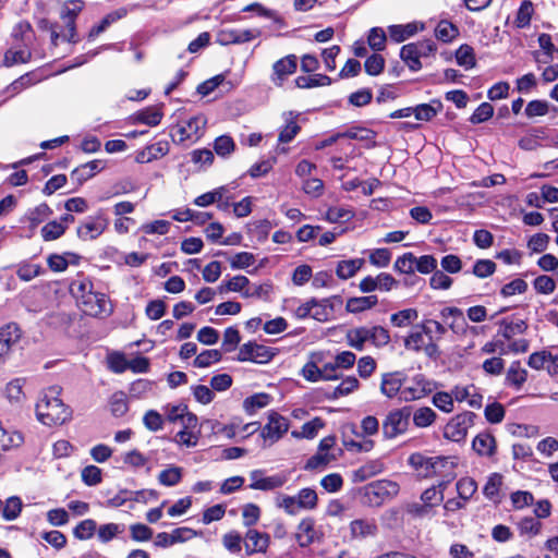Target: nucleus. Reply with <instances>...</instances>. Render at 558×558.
<instances>
[{
	"mask_svg": "<svg viewBox=\"0 0 558 558\" xmlns=\"http://www.w3.org/2000/svg\"><path fill=\"white\" fill-rule=\"evenodd\" d=\"M60 388L50 387L36 404L37 418L47 426L61 425L71 415L68 407L58 398Z\"/></svg>",
	"mask_w": 558,
	"mask_h": 558,
	"instance_id": "1",
	"label": "nucleus"
},
{
	"mask_svg": "<svg viewBox=\"0 0 558 558\" xmlns=\"http://www.w3.org/2000/svg\"><path fill=\"white\" fill-rule=\"evenodd\" d=\"M348 344L362 351L366 342H372L375 347H385L390 341L389 331L381 326L357 327L347 332Z\"/></svg>",
	"mask_w": 558,
	"mask_h": 558,
	"instance_id": "2",
	"label": "nucleus"
},
{
	"mask_svg": "<svg viewBox=\"0 0 558 558\" xmlns=\"http://www.w3.org/2000/svg\"><path fill=\"white\" fill-rule=\"evenodd\" d=\"M83 8L84 2L82 0H69L62 5L60 16L64 22V27L61 32H59L57 27L51 29V41L54 45H57V40L59 38L68 41H75V20Z\"/></svg>",
	"mask_w": 558,
	"mask_h": 558,
	"instance_id": "3",
	"label": "nucleus"
},
{
	"mask_svg": "<svg viewBox=\"0 0 558 558\" xmlns=\"http://www.w3.org/2000/svg\"><path fill=\"white\" fill-rule=\"evenodd\" d=\"M412 408L409 405L391 410L381 424L383 435L386 439H393L404 434L410 426Z\"/></svg>",
	"mask_w": 558,
	"mask_h": 558,
	"instance_id": "4",
	"label": "nucleus"
},
{
	"mask_svg": "<svg viewBox=\"0 0 558 558\" xmlns=\"http://www.w3.org/2000/svg\"><path fill=\"white\" fill-rule=\"evenodd\" d=\"M399 489L398 483L389 480H379L365 486L364 496L369 506L379 507L396 497Z\"/></svg>",
	"mask_w": 558,
	"mask_h": 558,
	"instance_id": "5",
	"label": "nucleus"
},
{
	"mask_svg": "<svg viewBox=\"0 0 558 558\" xmlns=\"http://www.w3.org/2000/svg\"><path fill=\"white\" fill-rule=\"evenodd\" d=\"M476 414L464 412L451 418L444 429L445 438L459 442L465 439L468 429L474 424Z\"/></svg>",
	"mask_w": 558,
	"mask_h": 558,
	"instance_id": "6",
	"label": "nucleus"
},
{
	"mask_svg": "<svg viewBox=\"0 0 558 558\" xmlns=\"http://www.w3.org/2000/svg\"><path fill=\"white\" fill-rule=\"evenodd\" d=\"M411 385L404 386L401 390L402 401H413L424 398L425 396L433 392L436 388V384L427 379L423 374L415 375Z\"/></svg>",
	"mask_w": 558,
	"mask_h": 558,
	"instance_id": "7",
	"label": "nucleus"
},
{
	"mask_svg": "<svg viewBox=\"0 0 558 558\" xmlns=\"http://www.w3.org/2000/svg\"><path fill=\"white\" fill-rule=\"evenodd\" d=\"M289 429V420L279 413L271 411L268 414V422L263 427L260 436L265 442L274 444L278 441Z\"/></svg>",
	"mask_w": 558,
	"mask_h": 558,
	"instance_id": "8",
	"label": "nucleus"
},
{
	"mask_svg": "<svg viewBox=\"0 0 558 558\" xmlns=\"http://www.w3.org/2000/svg\"><path fill=\"white\" fill-rule=\"evenodd\" d=\"M108 219L102 210L95 216H89L77 228V236L84 241L97 239L108 227Z\"/></svg>",
	"mask_w": 558,
	"mask_h": 558,
	"instance_id": "9",
	"label": "nucleus"
},
{
	"mask_svg": "<svg viewBox=\"0 0 558 558\" xmlns=\"http://www.w3.org/2000/svg\"><path fill=\"white\" fill-rule=\"evenodd\" d=\"M260 36V31L254 29H220L216 34V43L221 46L241 45Z\"/></svg>",
	"mask_w": 558,
	"mask_h": 558,
	"instance_id": "10",
	"label": "nucleus"
},
{
	"mask_svg": "<svg viewBox=\"0 0 558 558\" xmlns=\"http://www.w3.org/2000/svg\"><path fill=\"white\" fill-rule=\"evenodd\" d=\"M310 304H312V318L324 323L332 318L336 307L342 305V299L339 295L322 300L312 298Z\"/></svg>",
	"mask_w": 558,
	"mask_h": 558,
	"instance_id": "11",
	"label": "nucleus"
},
{
	"mask_svg": "<svg viewBox=\"0 0 558 558\" xmlns=\"http://www.w3.org/2000/svg\"><path fill=\"white\" fill-rule=\"evenodd\" d=\"M21 338L17 324L9 323L0 328V366L4 365L10 356L12 347Z\"/></svg>",
	"mask_w": 558,
	"mask_h": 558,
	"instance_id": "12",
	"label": "nucleus"
},
{
	"mask_svg": "<svg viewBox=\"0 0 558 558\" xmlns=\"http://www.w3.org/2000/svg\"><path fill=\"white\" fill-rule=\"evenodd\" d=\"M83 306V311L85 314L90 316H98L101 314L109 315L111 313V307H108V300L105 293L100 292H92L84 296V300L81 301Z\"/></svg>",
	"mask_w": 558,
	"mask_h": 558,
	"instance_id": "13",
	"label": "nucleus"
},
{
	"mask_svg": "<svg viewBox=\"0 0 558 558\" xmlns=\"http://www.w3.org/2000/svg\"><path fill=\"white\" fill-rule=\"evenodd\" d=\"M298 58L289 54L276 61L272 65L271 81L277 86H282L287 77L296 71Z\"/></svg>",
	"mask_w": 558,
	"mask_h": 558,
	"instance_id": "14",
	"label": "nucleus"
},
{
	"mask_svg": "<svg viewBox=\"0 0 558 558\" xmlns=\"http://www.w3.org/2000/svg\"><path fill=\"white\" fill-rule=\"evenodd\" d=\"M269 546V535L255 529H248L244 536V547L247 556L265 553Z\"/></svg>",
	"mask_w": 558,
	"mask_h": 558,
	"instance_id": "15",
	"label": "nucleus"
},
{
	"mask_svg": "<svg viewBox=\"0 0 558 558\" xmlns=\"http://www.w3.org/2000/svg\"><path fill=\"white\" fill-rule=\"evenodd\" d=\"M263 471L254 470L250 473L253 483L250 485L252 489L272 490L284 485L287 477L284 475L276 474L268 477H263Z\"/></svg>",
	"mask_w": 558,
	"mask_h": 558,
	"instance_id": "16",
	"label": "nucleus"
},
{
	"mask_svg": "<svg viewBox=\"0 0 558 558\" xmlns=\"http://www.w3.org/2000/svg\"><path fill=\"white\" fill-rule=\"evenodd\" d=\"M405 375L402 372L384 374L380 385V390L383 395H385L388 398H393L398 393L401 395Z\"/></svg>",
	"mask_w": 558,
	"mask_h": 558,
	"instance_id": "17",
	"label": "nucleus"
},
{
	"mask_svg": "<svg viewBox=\"0 0 558 558\" xmlns=\"http://www.w3.org/2000/svg\"><path fill=\"white\" fill-rule=\"evenodd\" d=\"M350 533L355 539L375 537L378 533V526L374 519H356L350 523Z\"/></svg>",
	"mask_w": 558,
	"mask_h": 558,
	"instance_id": "18",
	"label": "nucleus"
},
{
	"mask_svg": "<svg viewBox=\"0 0 558 558\" xmlns=\"http://www.w3.org/2000/svg\"><path fill=\"white\" fill-rule=\"evenodd\" d=\"M104 169V163L101 160L95 159L83 163L76 167L71 172V179L75 181L78 185H82L84 182L93 178L96 173L100 172Z\"/></svg>",
	"mask_w": 558,
	"mask_h": 558,
	"instance_id": "19",
	"label": "nucleus"
},
{
	"mask_svg": "<svg viewBox=\"0 0 558 558\" xmlns=\"http://www.w3.org/2000/svg\"><path fill=\"white\" fill-rule=\"evenodd\" d=\"M500 335L504 339L510 340L517 335H522L527 330V324L523 319L510 320L504 318L498 322Z\"/></svg>",
	"mask_w": 558,
	"mask_h": 558,
	"instance_id": "20",
	"label": "nucleus"
},
{
	"mask_svg": "<svg viewBox=\"0 0 558 558\" xmlns=\"http://www.w3.org/2000/svg\"><path fill=\"white\" fill-rule=\"evenodd\" d=\"M314 526L315 522L311 518L303 519L299 523L295 538L301 547H306L314 542L316 537V531Z\"/></svg>",
	"mask_w": 558,
	"mask_h": 558,
	"instance_id": "21",
	"label": "nucleus"
},
{
	"mask_svg": "<svg viewBox=\"0 0 558 558\" xmlns=\"http://www.w3.org/2000/svg\"><path fill=\"white\" fill-rule=\"evenodd\" d=\"M433 468H432V477L433 476H442L448 473H456L454 470L458 465L456 457H432Z\"/></svg>",
	"mask_w": 558,
	"mask_h": 558,
	"instance_id": "22",
	"label": "nucleus"
},
{
	"mask_svg": "<svg viewBox=\"0 0 558 558\" xmlns=\"http://www.w3.org/2000/svg\"><path fill=\"white\" fill-rule=\"evenodd\" d=\"M472 447L480 456L492 457L496 450V441L490 434L481 433L473 439Z\"/></svg>",
	"mask_w": 558,
	"mask_h": 558,
	"instance_id": "23",
	"label": "nucleus"
},
{
	"mask_svg": "<svg viewBox=\"0 0 558 558\" xmlns=\"http://www.w3.org/2000/svg\"><path fill=\"white\" fill-rule=\"evenodd\" d=\"M408 462L415 471H417L420 476L425 478L432 477V457L415 452L409 457Z\"/></svg>",
	"mask_w": 558,
	"mask_h": 558,
	"instance_id": "24",
	"label": "nucleus"
},
{
	"mask_svg": "<svg viewBox=\"0 0 558 558\" xmlns=\"http://www.w3.org/2000/svg\"><path fill=\"white\" fill-rule=\"evenodd\" d=\"M169 153V143L166 141H160L153 145L146 147L145 150L138 154L137 161L138 162H150L151 160L163 157Z\"/></svg>",
	"mask_w": 558,
	"mask_h": 558,
	"instance_id": "25",
	"label": "nucleus"
},
{
	"mask_svg": "<svg viewBox=\"0 0 558 558\" xmlns=\"http://www.w3.org/2000/svg\"><path fill=\"white\" fill-rule=\"evenodd\" d=\"M32 52L28 47L16 45L9 49L4 54V64L12 66L17 63H26L31 60Z\"/></svg>",
	"mask_w": 558,
	"mask_h": 558,
	"instance_id": "26",
	"label": "nucleus"
},
{
	"mask_svg": "<svg viewBox=\"0 0 558 558\" xmlns=\"http://www.w3.org/2000/svg\"><path fill=\"white\" fill-rule=\"evenodd\" d=\"M16 276L20 280L28 282L45 272L39 264L23 260L16 265Z\"/></svg>",
	"mask_w": 558,
	"mask_h": 558,
	"instance_id": "27",
	"label": "nucleus"
},
{
	"mask_svg": "<svg viewBox=\"0 0 558 558\" xmlns=\"http://www.w3.org/2000/svg\"><path fill=\"white\" fill-rule=\"evenodd\" d=\"M12 37L16 41V45L28 47L34 37V32L31 23L26 21L19 22L13 27Z\"/></svg>",
	"mask_w": 558,
	"mask_h": 558,
	"instance_id": "28",
	"label": "nucleus"
},
{
	"mask_svg": "<svg viewBox=\"0 0 558 558\" xmlns=\"http://www.w3.org/2000/svg\"><path fill=\"white\" fill-rule=\"evenodd\" d=\"M442 104L440 100H432L429 104H421L413 108L415 118L420 121L432 120L440 110Z\"/></svg>",
	"mask_w": 558,
	"mask_h": 558,
	"instance_id": "29",
	"label": "nucleus"
},
{
	"mask_svg": "<svg viewBox=\"0 0 558 558\" xmlns=\"http://www.w3.org/2000/svg\"><path fill=\"white\" fill-rule=\"evenodd\" d=\"M162 116L163 113L159 107H148L136 112L135 121L149 126H156L160 123Z\"/></svg>",
	"mask_w": 558,
	"mask_h": 558,
	"instance_id": "30",
	"label": "nucleus"
},
{
	"mask_svg": "<svg viewBox=\"0 0 558 558\" xmlns=\"http://www.w3.org/2000/svg\"><path fill=\"white\" fill-rule=\"evenodd\" d=\"M336 459H337V457L335 453L322 452V451L317 450V452L306 461L304 469L307 471H314V470L322 471L330 462L335 461Z\"/></svg>",
	"mask_w": 558,
	"mask_h": 558,
	"instance_id": "31",
	"label": "nucleus"
},
{
	"mask_svg": "<svg viewBox=\"0 0 558 558\" xmlns=\"http://www.w3.org/2000/svg\"><path fill=\"white\" fill-rule=\"evenodd\" d=\"M109 409L114 417H121L129 411L128 397L123 391H116L109 399Z\"/></svg>",
	"mask_w": 558,
	"mask_h": 558,
	"instance_id": "32",
	"label": "nucleus"
},
{
	"mask_svg": "<svg viewBox=\"0 0 558 558\" xmlns=\"http://www.w3.org/2000/svg\"><path fill=\"white\" fill-rule=\"evenodd\" d=\"M459 35V28L451 22L447 20H441L436 28L435 36L438 40L442 43H450Z\"/></svg>",
	"mask_w": 558,
	"mask_h": 558,
	"instance_id": "33",
	"label": "nucleus"
},
{
	"mask_svg": "<svg viewBox=\"0 0 558 558\" xmlns=\"http://www.w3.org/2000/svg\"><path fill=\"white\" fill-rule=\"evenodd\" d=\"M526 377V369L521 367V363L519 361H514L508 368L506 380L509 385L520 388L525 383Z\"/></svg>",
	"mask_w": 558,
	"mask_h": 558,
	"instance_id": "34",
	"label": "nucleus"
},
{
	"mask_svg": "<svg viewBox=\"0 0 558 558\" xmlns=\"http://www.w3.org/2000/svg\"><path fill=\"white\" fill-rule=\"evenodd\" d=\"M400 58L408 64L410 70L418 71L422 68L420 57L417 54V47L413 43L404 45L400 50Z\"/></svg>",
	"mask_w": 558,
	"mask_h": 558,
	"instance_id": "35",
	"label": "nucleus"
},
{
	"mask_svg": "<svg viewBox=\"0 0 558 558\" xmlns=\"http://www.w3.org/2000/svg\"><path fill=\"white\" fill-rule=\"evenodd\" d=\"M391 40L402 43L417 32V27L413 23L407 25H390L388 27Z\"/></svg>",
	"mask_w": 558,
	"mask_h": 558,
	"instance_id": "36",
	"label": "nucleus"
},
{
	"mask_svg": "<svg viewBox=\"0 0 558 558\" xmlns=\"http://www.w3.org/2000/svg\"><path fill=\"white\" fill-rule=\"evenodd\" d=\"M295 84L300 88H313L317 86H328L331 84V78L325 74H314L310 76H299Z\"/></svg>",
	"mask_w": 558,
	"mask_h": 558,
	"instance_id": "37",
	"label": "nucleus"
},
{
	"mask_svg": "<svg viewBox=\"0 0 558 558\" xmlns=\"http://www.w3.org/2000/svg\"><path fill=\"white\" fill-rule=\"evenodd\" d=\"M411 416H413V423L416 427L424 428L435 422L437 414L433 409L423 407L417 409L414 413L412 412Z\"/></svg>",
	"mask_w": 558,
	"mask_h": 558,
	"instance_id": "38",
	"label": "nucleus"
},
{
	"mask_svg": "<svg viewBox=\"0 0 558 558\" xmlns=\"http://www.w3.org/2000/svg\"><path fill=\"white\" fill-rule=\"evenodd\" d=\"M363 263L364 260L360 258L341 260L338 263L336 269L337 276L341 279H349L356 274V271L362 267Z\"/></svg>",
	"mask_w": 558,
	"mask_h": 558,
	"instance_id": "39",
	"label": "nucleus"
},
{
	"mask_svg": "<svg viewBox=\"0 0 558 558\" xmlns=\"http://www.w3.org/2000/svg\"><path fill=\"white\" fill-rule=\"evenodd\" d=\"M324 427V422L319 417H315L310 422H306L302 425L301 430H293L292 436L295 438H314L318 430Z\"/></svg>",
	"mask_w": 558,
	"mask_h": 558,
	"instance_id": "40",
	"label": "nucleus"
},
{
	"mask_svg": "<svg viewBox=\"0 0 558 558\" xmlns=\"http://www.w3.org/2000/svg\"><path fill=\"white\" fill-rule=\"evenodd\" d=\"M295 497L300 510H313L317 507L318 497L312 488H302Z\"/></svg>",
	"mask_w": 558,
	"mask_h": 558,
	"instance_id": "41",
	"label": "nucleus"
},
{
	"mask_svg": "<svg viewBox=\"0 0 558 558\" xmlns=\"http://www.w3.org/2000/svg\"><path fill=\"white\" fill-rule=\"evenodd\" d=\"M182 480V469L179 466L171 465L162 470L158 475V481L163 486H174Z\"/></svg>",
	"mask_w": 558,
	"mask_h": 558,
	"instance_id": "42",
	"label": "nucleus"
},
{
	"mask_svg": "<svg viewBox=\"0 0 558 558\" xmlns=\"http://www.w3.org/2000/svg\"><path fill=\"white\" fill-rule=\"evenodd\" d=\"M97 530V523L93 519H85L81 521L74 529L73 535L81 541L89 539L94 536Z\"/></svg>",
	"mask_w": 558,
	"mask_h": 558,
	"instance_id": "43",
	"label": "nucleus"
},
{
	"mask_svg": "<svg viewBox=\"0 0 558 558\" xmlns=\"http://www.w3.org/2000/svg\"><path fill=\"white\" fill-rule=\"evenodd\" d=\"M222 359V354L219 350L210 349L201 352L194 360V366L198 368H205L214 363L219 362Z\"/></svg>",
	"mask_w": 558,
	"mask_h": 558,
	"instance_id": "44",
	"label": "nucleus"
},
{
	"mask_svg": "<svg viewBox=\"0 0 558 558\" xmlns=\"http://www.w3.org/2000/svg\"><path fill=\"white\" fill-rule=\"evenodd\" d=\"M125 530L124 524L107 523L98 527V538L101 543H108Z\"/></svg>",
	"mask_w": 558,
	"mask_h": 558,
	"instance_id": "45",
	"label": "nucleus"
},
{
	"mask_svg": "<svg viewBox=\"0 0 558 558\" xmlns=\"http://www.w3.org/2000/svg\"><path fill=\"white\" fill-rule=\"evenodd\" d=\"M359 387V380L354 376H348L332 390L330 399H338L348 396Z\"/></svg>",
	"mask_w": 558,
	"mask_h": 558,
	"instance_id": "46",
	"label": "nucleus"
},
{
	"mask_svg": "<svg viewBox=\"0 0 558 558\" xmlns=\"http://www.w3.org/2000/svg\"><path fill=\"white\" fill-rule=\"evenodd\" d=\"M125 12H112L106 15L98 25H95L90 28L88 33V39L93 40L101 33H104L113 22L120 20L124 16Z\"/></svg>",
	"mask_w": 558,
	"mask_h": 558,
	"instance_id": "47",
	"label": "nucleus"
},
{
	"mask_svg": "<svg viewBox=\"0 0 558 558\" xmlns=\"http://www.w3.org/2000/svg\"><path fill=\"white\" fill-rule=\"evenodd\" d=\"M415 263L416 257L414 254L408 252L397 258L393 268L401 274L413 275L415 271Z\"/></svg>",
	"mask_w": 558,
	"mask_h": 558,
	"instance_id": "48",
	"label": "nucleus"
},
{
	"mask_svg": "<svg viewBox=\"0 0 558 558\" xmlns=\"http://www.w3.org/2000/svg\"><path fill=\"white\" fill-rule=\"evenodd\" d=\"M502 484V476L499 473H493L483 487V494L486 498L496 501L499 495V488Z\"/></svg>",
	"mask_w": 558,
	"mask_h": 558,
	"instance_id": "49",
	"label": "nucleus"
},
{
	"mask_svg": "<svg viewBox=\"0 0 558 558\" xmlns=\"http://www.w3.org/2000/svg\"><path fill=\"white\" fill-rule=\"evenodd\" d=\"M456 60L460 66L466 70L472 69L475 65L474 50L469 45H461L456 51Z\"/></svg>",
	"mask_w": 558,
	"mask_h": 558,
	"instance_id": "50",
	"label": "nucleus"
},
{
	"mask_svg": "<svg viewBox=\"0 0 558 558\" xmlns=\"http://www.w3.org/2000/svg\"><path fill=\"white\" fill-rule=\"evenodd\" d=\"M270 396L267 393H256L246 398L243 402L244 409L248 413H254L255 411L265 408L270 402Z\"/></svg>",
	"mask_w": 558,
	"mask_h": 558,
	"instance_id": "51",
	"label": "nucleus"
},
{
	"mask_svg": "<svg viewBox=\"0 0 558 558\" xmlns=\"http://www.w3.org/2000/svg\"><path fill=\"white\" fill-rule=\"evenodd\" d=\"M250 284V280L242 275L232 277L230 280L223 282L219 290L220 292H244L246 287Z\"/></svg>",
	"mask_w": 558,
	"mask_h": 558,
	"instance_id": "52",
	"label": "nucleus"
},
{
	"mask_svg": "<svg viewBox=\"0 0 558 558\" xmlns=\"http://www.w3.org/2000/svg\"><path fill=\"white\" fill-rule=\"evenodd\" d=\"M66 227L59 221H50L41 228V236L45 241H53L59 239L64 232Z\"/></svg>",
	"mask_w": 558,
	"mask_h": 558,
	"instance_id": "53",
	"label": "nucleus"
},
{
	"mask_svg": "<svg viewBox=\"0 0 558 558\" xmlns=\"http://www.w3.org/2000/svg\"><path fill=\"white\" fill-rule=\"evenodd\" d=\"M70 291L81 302L84 296L93 292V283L86 278L77 279L71 283Z\"/></svg>",
	"mask_w": 558,
	"mask_h": 558,
	"instance_id": "54",
	"label": "nucleus"
},
{
	"mask_svg": "<svg viewBox=\"0 0 558 558\" xmlns=\"http://www.w3.org/2000/svg\"><path fill=\"white\" fill-rule=\"evenodd\" d=\"M243 12H255L259 16L274 20L275 23L282 24L283 20L277 14L276 11L265 8L258 2H253L243 8Z\"/></svg>",
	"mask_w": 558,
	"mask_h": 558,
	"instance_id": "55",
	"label": "nucleus"
},
{
	"mask_svg": "<svg viewBox=\"0 0 558 558\" xmlns=\"http://www.w3.org/2000/svg\"><path fill=\"white\" fill-rule=\"evenodd\" d=\"M477 490L476 482L471 477H463L457 482V492L461 499L469 500Z\"/></svg>",
	"mask_w": 558,
	"mask_h": 558,
	"instance_id": "56",
	"label": "nucleus"
},
{
	"mask_svg": "<svg viewBox=\"0 0 558 558\" xmlns=\"http://www.w3.org/2000/svg\"><path fill=\"white\" fill-rule=\"evenodd\" d=\"M387 40L386 33L381 27L371 28L367 37V43L374 51H381L385 49Z\"/></svg>",
	"mask_w": 558,
	"mask_h": 558,
	"instance_id": "57",
	"label": "nucleus"
},
{
	"mask_svg": "<svg viewBox=\"0 0 558 558\" xmlns=\"http://www.w3.org/2000/svg\"><path fill=\"white\" fill-rule=\"evenodd\" d=\"M242 542L244 543V538L236 531H231L223 535L222 544L227 550L231 554H239L242 549Z\"/></svg>",
	"mask_w": 558,
	"mask_h": 558,
	"instance_id": "58",
	"label": "nucleus"
},
{
	"mask_svg": "<svg viewBox=\"0 0 558 558\" xmlns=\"http://www.w3.org/2000/svg\"><path fill=\"white\" fill-rule=\"evenodd\" d=\"M532 13H533L532 2L524 0L521 3V5L517 12V16H515V21H514L517 27L524 28V27L529 26L530 22H531Z\"/></svg>",
	"mask_w": 558,
	"mask_h": 558,
	"instance_id": "59",
	"label": "nucleus"
},
{
	"mask_svg": "<svg viewBox=\"0 0 558 558\" xmlns=\"http://www.w3.org/2000/svg\"><path fill=\"white\" fill-rule=\"evenodd\" d=\"M417 318V311L414 308H407L399 311L390 316V322L397 327H404Z\"/></svg>",
	"mask_w": 558,
	"mask_h": 558,
	"instance_id": "60",
	"label": "nucleus"
},
{
	"mask_svg": "<svg viewBox=\"0 0 558 558\" xmlns=\"http://www.w3.org/2000/svg\"><path fill=\"white\" fill-rule=\"evenodd\" d=\"M496 270V264L490 259H477L473 266L472 274L484 279L492 276Z\"/></svg>",
	"mask_w": 558,
	"mask_h": 558,
	"instance_id": "61",
	"label": "nucleus"
},
{
	"mask_svg": "<svg viewBox=\"0 0 558 558\" xmlns=\"http://www.w3.org/2000/svg\"><path fill=\"white\" fill-rule=\"evenodd\" d=\"M493 114L494 107L489 102H483L475 109L469 121L472 124H480L490 119Z\"/></svg>",
	"mask_w": 558,
	"mask_h": 558,
	"instance_id": "62",
	"label": "nucleus"
},
{
	"mask_svg": "<svg viewBox=\"0 0 558 558\" xmlns=\"http://www.w3.org/2000/svg\"><path fill=\"white\" fill-rule=\"evenodd\" d=\"M1 509L5 520H14L22 510V501L19 497H10Z\"/></svg>",
	"mask_w": 558,
	"mask_h": 558,
	"instance_id": "63",
	"label": "nucleus"
},
{
	"mask_svg": "<svg viewBox=\"0 0 558 558\" xmlns=\"http://www.w3.org/2000/svg\"><path fill=\"white\" fill-rule=\"evenodd\" d=\"M365 72L368 75L376 76L380 74L385 68V59L377 53L369 56L364 63Z\"/></svg>",
	"mask_w": 558,
	"mask_h": 558,
	"instance_id": "64",
	"label": "nucleus"
}]
</instances>
